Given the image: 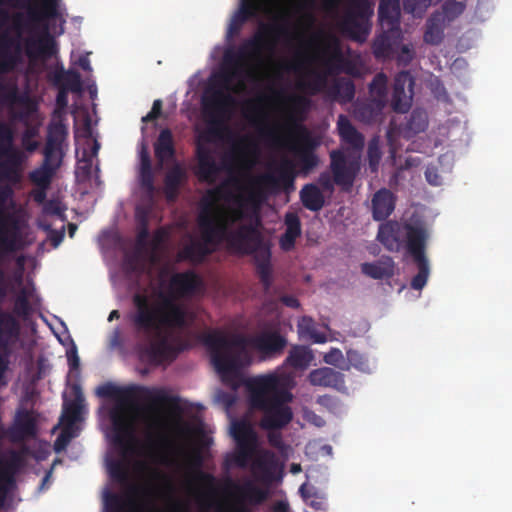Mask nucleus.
<instances>
[{
    "label": "nucleus",
    "mask_w": 512,
    "mask_h": 512,
    "mask_svg": "<svg viewBox=\"0 0 512 512\" xmlns=\"http://www.w3.org/2000/svg\"><path fill=\"white\" fill-rule=\"evenodd\" d=\"M202 286L201 278L187 270L173 274L169 280V294L161 296L158 304H151L146 295L132 297L135 310L128 315L134 332L146 343L140 348V358L154 366L173 362L184 350L182 343H173L168 330L188 325L186 308L175 300L193 296Z\"/></svg>",
    "instance_id": "f257e3e1"
},
{
    "label": "nucleus",
    "mask_w": 512,
    "mask_h": 512,
    "mask_svg": "<svg viewBox=\"0 0 512 512\" xmlns=\"http://www.w3.org/2000/svg\"><path fill=\"white\" fill-rule=\"evenodd\" d=\"M201 340L210 352L211 362L223 379L236 374L248 358L247 346L259 352L264 358L281 355L287 346V339L277 330H265L248 339L241 334L227 335L220 330H209Z\"/></svg>",
    "instance_id": "f03ea898"
},
{
    "label": "nucleus",
    "mask_w": 512,
    "mask_h": 512,
    "mask_svg": "<svg viewBox=\"0 0 512 512\" xmlns=\"http://www.w3.org/2000/svg\"><path fill=\"white\" fill-rule=\"evenodd\" d=\"M246 387L250 406L262 413L261 428L269 431L280 430L292 421L293 412L288 404L293 395L281 376L260 375L249 379Z\"/></svg>",
    "instance_id": "7ed1b4c3"
},
{
    "label": "nucleus",
    "mask_w": 512,
    "mask_h": 512,
    "mask_svg": "<svg viewBox=\"0 0 512 512\" xmlns=\"http://www.w3.org/2000/svg\"><path fill=\"white\" fill-rule=\"evenodd\" d=\"M290 103V112L288 115V134L281 138L269 131L268 136L273 139L277 145L286 147L291 151L296 159L302 173L308 174L319 164V158L315 154V149L319 145L318 141L311 132L299 123L304 113L308 111L311 101L304 95H292L288 98Z\"/></svg>",
    "instance_id": "20e7f679"
},
{
    "label": "nucleus",
    "mask_w": 512,
    "mask_h": 512,
    "mask_svg": "<svg viewBox=\"0 0 512 512\" xmlns=\"http://www.w3.org/2000/svg\"><path fill=\"white\" fill-rule=\"evenodd\" d=\"M289 35L287 25L261 22L253 36L245 39L237 49L230 48L224 52V63L233 70L221 74L222 86L228 88L243 62L259 59L264 53H273L280 38Z\"/></svg>",
    "instance_id": "39448f33"
},
{
    "label": "nucleus",
    "mask_w": 512,
    "mask_h": 512,
    "mask_svg": "<svg viewBox=\"0 0 512 512\" xmlns=\"http://www.w3.org/2000/svg\"><path fill=\"white\" fill-rule=\"evenodd\" d=\"M261 219L257 214L253 223L240 224L231 231L227 249L238 255L252 256L256 273L265 291L273 282L271 248L260 231Z\"/></svg>",
    "instance_id": "423d86ee"
},
{
    "label": "nucleus",
    "mask_w": 512,
    "mask_h": 512,
    "mask_svg": "<svg viewBox=\"0 0 512 512\" xmlns=\"http://www.w3.org/2000/svg\"><path fill=\"white\" fill-rule=\"evenodd\" d=\"M429 231L422 223L387 221L380 224L377 240L390 252L403 247L409 255L427 247Z\"/></svg>",
    "instance_id": "0eeeda50"
},
{
    "label": "nucleus",
    "mask_w": 512,
    "mask_h": 512,
    "mask_svg": "<svg viewBox=\"0 0 512 512\" xmlns=\"http://www.w3.org/2000/svg\"><path fill=\"white\" fill-rule=\"evenodd\" d=\"M33 1L39 4V7H30L28 9L27 20L34 26L43 24V32L38 39L26 40L25 54L31 62L49 59L57 52V43L50 34L48 25L44 22L57 17L60 0Z\"/></svg>",
    "instance_id": "6e6552de"
},
{
    "label": "nucleus",
    "mask_w": 512,
    "mask_h": 512,
    "mask_svg": "<svg viewBox=\"0 0 512 512\" xmlns=\"http://www.w3.org/2000/svg\"><path fill=\"white\" fill-rule=\"evenodd\" d=\"M96 394L103 398H116L123 402L134 404L143 400L149 402L151 406L164 405L174 416H180L182 408L178 396L167 395L163 389L148 388L144 386H130L127 388H118L110 383L103 384L96 389Z\"/></svg>",
    "instance_id": "1a4fd4ad"
},
{
    "label": "nucleus",
    "mask_w": 512,
    "mask_h": 512,
    "mask_svg": "<svg viewBox=\"0 0 512 512\" xmlns=\"http://www.w3.org/2000/svg\"><path fill=\"white\" fill-rule=\"evenodd\" d=\"M323 55L322 65L325 71L310 69L307 72L308 78H300L296 82V88L309 96H315L324 91L329 75H337L343 70L352 73L336 38L333 37L331 43L325 47Z\"/></svg>",
    "instance_id": "9d476101"
},
{
    "label": "nucleus",
    "mask_w": 512,
    "mask_h": 512,
    "mask_svg": "<svg viewBox=\"0 0 512 512\" xmlns=\"http://www.w3.org/2000/svg\"><path fill=\"white\" fill-rule=\"evenodd\" d=\"M23 20L24 15L21 12L10 13L7 8L0 7V30L11 21L13 29L17 32V37L9 36L7 33L0 35V76L14 72L23 61L19 39L24 27ZM5 90L6 85L0 78V95Z\"/></svg>",
    "instance_id": "9b49d317"
},
{
    "label": "nucleus",
    "mask_w": 512,
    "mask_h": 512,
    "mask_svg": "<svg viewBox=\"0 0 512 512\" xmlns=\"http://www.w3.org/2000/svg\"><path fill=\"white\" fill-rule=\"evenodd\" d=\"M111 479L126 489L123 493L106 492L104 512H131L135 508V497L146 489L131 483L130 472L125 458L110 460L107 464Z\"/></svg>",
    "instance_id": "f8f14e48"
},
{
    "label": "nucleus",
    "mask_w": 512,
    "mask_h": 512,
    "mask_svg": "<svg viewBox=\"0 0 512 512\" xmlns=\"http://www.w3.org/2000/svg\"><path fill=\"white\" fill-rule=\"evenodd\" d=\"M373 14V5L369 0H351L338 22V28L352 41L364 43L371 31L370 18Z\"/></svg>",
    "instance_id": "ddd939ff"
},
{
    "label": "nucleus",
    "mask_w": 512,
    "mask_h": 512,
    "mask_svg": "<svg viewBox=\"0 0 512 512\" xmlns=\"http://www.w3.org/2000/svg\"><path fill=\"white\" fill-rule=\"evenodd\" d=\"M330 169L332 176L328 172H322L318 177L321 189L332 194L336 184L343 191L348 192L352 188L359 170V162L354 158L347 157L341 150H333L330 152Z\"/></svg>",
    "instance_id": "4468645a"
},
{
    "label": "nucleus",
    "mask_w": 512,
    "mask_h": 512,
    "mask_svg": "<svg viewBox=\"0 0 512 512\" xmlns=\"http://www.w3.org/2000/svg\"><path fill=\"white\" fill-rule=\"evenodd\" d=\"M295 175L293 173V166L291 162L285 161L281 164L278 176L275 177L271 174H265L257 178L252 187L250 188L247 197L237 196L236 202L239 207L251 206L258 210L262 202L266 198L264 191L265 188L278 189L283 187L285 189L293 187Z\"/></svg>",
    "instance_id": "2eb2a0df"
},
{
    "label": "nucleus",
    "mask_w": 512,
    "mask_h": 512,
    "mask_svg": "<svg viewBox=\"0 0 512 512\" xmlns=\"http://www.w3.org/2000/svg\"><path fill=\"white\" fill-rule=\"evenodd\" d=\"M14 130L10 124L0 121V181L17 184L21 180L20 166L23 161L22 152L14 146Z\"/></svg>",
    "instance_id": "dca6fc26"
},
{
    "label": "nucleus",
    "mask_w": 512,
    "mask_h": 512,
    "mask_svg": "<svg viewBox=\"0 0 512 512\" xmlns=\"http://www.w3.org/2000/svg\"><path fill=\"white\" fill-rule=\"evenodd\" d=\"M68 135V129L63 119L52 121L48 126L46 144L43 150V164L57 170L63 159L62 144Z\"/></svg>",
    "instance_id": "f3484780"
},
{
    "label": "nucleus",
    "mask_w": 512,
    "mask_h": 512,
    "mask_svg": "<svg viewBox=\"0 0 512 512\" xmlns=\"http://www.w3.org/2000/svg\"><path fill=\"white\" fill-rule=\"evenodd\" d=\"M234 102L232 95L223 90H215L209 99L204 100V110L211 118L209 134L214 136L219 135L229 108Z\"/></svg>",
    "instance_id": "a211bd4d"
},
{
    "label": "nucleus",
    "mask_w": 512,
    "mask_h": 512,
    "mask_svg": "<svg viewBox=\"0 0 512 512\" xmlns=\"http://www.w3.org/2000/svg\"><path fill=\"white\" fill-rule=\"evenodd\" d=\"M414 79L408 71L399 72L394 79L391 106L395 112L409 110L413 97Z\"/></svg>",
    "instance_id": "6ab92c4d"
},
{
    "label": "nucleus",
    "mask_w": 512,
    "mask_h": 512,
    "mask_svg": "<svg viewBox=\"0 0 512 512\" xmlns=\"http://www.w3.org/2000/svg\"><path fill=\"white\" fill-rule=\"evenodd\" d=\"M261 11V0H240L239 7L229 22L226 33L227 39L238 36L244 24L250 19L257 18Z\"/></svg>",
    "instance_id": "aec40b11"
},
{
    "label": "nucleus",
    "mask_w": 512,
    "mask_h": 512,
    "mask_svg": "<svg viewBox=\"0 0 512 512\" xmlns=\"http://www.w3.org/2000/svg\"><path fill=\"white\" fill-rule=\"evenodd\" d=\"M14 190L9 184L0 186V237H16L20 239L19 222L7 211V202L12 201Z\"/></svg>",
    "instance_id": "412c9836"
},
{
    "label": "nucleus",
    "mask_w": 512,
    "mask_h": 512,
    "mask_svg": "<svg viewBox=\"0 0 512 512\" xmlns=\"http://www.w3.org/2000/svg\"><path fill=\"white\" fill-rule=\"evenodd\" d=\"M251 470L261 482L272 483L276 479L279 470L275 453L267 449L257 451L251 464Z\"/></svg>",
    "instance_id": "4be33fe9"
},
{
    "label": "nucleus",
    "mask_w": 512,
    "mask_h": 512,
    "mask_svg": "<svg viewBox=\"0 0 512 512\" xmlns=\"http://www.w3.org/2000/svg\"><path fill=\"white\" fill-rule=\"evenodd\" d=\"M401 29H383L372 43V53L377 60L392 59L401 43Z\"/></svg>",
    "instance_id": "5701e85b"
},
{
    "label": "nucleus",
    "mask_w": 512,
    "mask_h": 512,
    "mask_svg": "<svg viewBox=\"0 0 512 512\" xmlns=\"http://www.w3.org/2000/svg\"><path fill=\"white\" fill-rule=\"evenodd\" d=\"M311 385L331 388L341 393H347L345 375L331 367H321L312 370L308 375Z\"/></svg>",
    "instance_id": "b1692460"
},
{
    "label": "nucleus",
    "mask_w": 512,
    "mask_h": 512,
    "mask_svg": "<svg viewBox=\"0 0 512 512\" xmlns=\"http://www.w3.org/2000/svg\"><path fill=\"white\" fill-rule=\"evenodd\" d=\"M196 157L195 175L199 181L208 184L214 183L220 172V167L217 165L210 149L200 143L197 144Z\"/></svg>",
    "instance_id": "393cba45"
},
{
    "label": "nucleus",
    "mask_w": 512,
    "mask_h": 512,
    "mask_svg": "<svg viewBox=\"0 0 512 512\" xmlns=\"http://www.w3.org/2000/svg\"><path fill=\"white\" fill-rule=\"evenodd\" d=\"M113 425L115 431L113 442L120 449L122 456L125 457L134 450L136 440L133 427L130 422L121 417H115Z\"/></svg>",
    "instance_id": "a878e982"
},
{
    "label": "nucleus",
    "mask_w": 512,
    "mask_h": 512,
    "mask_svg": "<svg viewBox=\"0 0 512 512\" xmlns=\"http://www.w3.org/2000/svg\"><path fill=\"white\" fill-rule=\"evenodd\" d=\"M396 205L395 195L386 188L378 190L372 198V216L376 221L386 220L394 211Z\"/></svg>",
    "instance_id": "bb28decb"
},
{
    "label": "nucleus",
    "mask_w": 512,
    "mask_h": 512,
    "mask_svg": "<svg viewBox=\"0 0 512 512\" xmlns=\"http://www.w3.org/2000/svg\"><path fill=\"white\" fill-rule=\"evenodd\" d=\"M36 434V421L32 412L26 409L18 410L10 435L14 440H23Z\"/></svg>",
    "instance_id": "cd10ccee"
},
{
    "label": "nucleus",
    "mask_w": 512,
    "mask_h": 512,
    "mask_svg": "<svg viewBox=\"0 0 512 512\" xmlns=\"http://www.w3.org/2000/svg\"><path fill=\"white\" fill-rule=\"evenodd\" d=\"M378 17L382 29H400V0H380Z\"/></svg>",
    "instance_id": "c85d7f7f"
},
{
    "label": "nucleus",
    "mask_w": 512,
    "mask_h": 512,
    "mask_svg": "<svg viewBox=\"0 0 512 512\" xmlns=\"http://www.w3.org/2000/svg\"><path fill=\"white\" fill-rule=\"evenodd\" d=\"M202 210L200 213H205V216L208 218L211 229L214 231L216 236L223 243H226V247L229 244V235L231 234V229H229V221L224 219L222 214H215L213 212V207H215L214 202L208 201L202 205Z\"/></svg>",
    "instance_id": "c756f323"
},
{
    "label": "nucleus",
    "mask_w": 512,
    "mask_h": 512,
    "mask_svg": "<svg viewBox=\"0 0 512 512\" xmlns=\"http://www.w3.org/2000/svg\"><path fill=\"white\" fill-rule=\"evenodd\" d=\"M428 127L427 113L422 109H414L406 118L404 123L399 125V134L405 139H411Z\"/></svg>",
    "instance_id": "7c9ffc66"
},
{
    "label": "nucleus",
    "mask_w": 512,
    "mask_h": 512,
    "mask_svg": "<svg viewBox=\"0 0 512 512\" xmlns=\"http://www.w3.org/2000/svg\"><path fill=\"white\" fill-rule=\"evenodd\" d=\"M337 129L342 142L353 149L360 150L363 148V135L357 131L346 115H339L337 120Z\"/></svg>",
    "instance_id": "2f4dec72"
},
{
    "label": "nucleus",
    "mask_w": 512,
    "mask_h": 512,
    "mask_svg": "<svg viewBox=\"0 0 512 512\" xmlns=\"http://www.w3.org/2000/svg\"><path fill=\"white\" fill-rule=\"evenodd\" d=\"M231 485L239 498L251 505H261L268 498V491L258 487L250 480L241 485L231 482Z\"/></svg>",
    "instance_id": "473e14b6"
},
{
    "label": "nucleus",
    "mask_w": 512,
    "mask_h": 512,
    "mask_svg": "<svg viewBox=\"0 0 512 512\" xmlns=\"http://www.w3.org/2000/svg\"><path fill=\"white\" fill-rule=\"evenodd\" d=\"M314 360L313 351L305 345H292L284 364L295 370L307 369Z\"/></svg>",
    "instance_id": "72a5a7b5"
},
{
    "label": "nucleus",
    "mask_w": 512,
    "mask_h": 512,
    "mask_svg": "<svg viewBox=\"0 0 512 512\" xmlns=\"http://www.w3.org/2000/svg\"><path fill=\"white\" fill-rule=\"evenodd\" d=\"M154 153L161 165L166 161L174 159L176 150L173 135L169 128H165L159 133L154 143Z\"/></svg>",
    "instance_id": "f704fd0d"
},
{
    "label": "nucleus",
    "mask_w": 512,
    "mask_h": 512,
    "mask_svg": "<svg viewBox=\"0 0 512 512\" xmlns=\"http://www.w3.org/2000/svg\"><path fill=\"white\" fill-rule=\"evenodd\" d=\"M212 254H214V249H208L205 243H201L199 240H191L180 250L178 257L180 260L192 264H202Z\"/></svg>",
    "instance_id": "c9c22d12"
},
{
    "label": "nucleus",
    "mask_w": 512,
    "mask_h": 512,
    "mask_svg": "<svg viewBox=\"0 0 512 512\" xmlns=\"http://www.w3.org/2000/svg\"><path fill=\"white\" fill-rule=\"evenodd\" d=\"M20 325L17 319L9 312L0 308V347H6L18 338Z\"/></svg>",
    "instance_id": "e433bc0d"
},
{
    "label": "nucleus",
    "mask_w": 512,
    "mask_h": 512,
    "mask_svg": "<svg viewBox=\"0 0 512 512\" xmlns=\"http://www.w3.org/2000/svg\"><path fill=\"white\" fill-rule=\"evenodd\" d=\"M410 256L413 258V261L418 269V273L412 278L410 285L414 290H421L426 285L430 274L429 261L426 256V248H422Z\"/></svg>",
    "instance_id": "4c0bfd02"
},
{
    "label": "nucleus",
    "mask_w": 512,
    "mask_h": 512,
    "mask_svg": "<svg viewBox=\"0 0 512 512\" xmlns=\"http://www.w3.org/2000/svg\"><path fill=\"white\" fill-rule=\"evenodd\" d=\"M186 178L185 169L179 164H174L164 178L165 195L168 200H175L182 182Z\"/></svg>",
    "instance_id": "58836bf2"
},
{
    "label": "nucleus",
    "mask_w": 512,
    "mask_h": 512,
    "mask_svg": "<svg viewBox=\"0 0 512 512\" xmlns=\"http://www.w3.org/2000/svg\"><path fill=\"white\" fill-rule=\"evenodd\" d=\"M446 23L447 22L444 20L442 13H433L426 22L424 41L432 45L441 43L444 37Z\"/></svg>",
    "instance_id": "ea45409f"
},
{
    "label": "nucleus",
    "mask_w": 512,
    "mask_h": 512,
    "mask_svg": "<svg viewBox=\"0 0 512 512\" xmlns=\"http://www.w3.org/2000/svg\"><path fill=\"white\" fill-rule=\"evenodd\" d=\"M300 200L303 206L317 212L321 210L325 204V197L322 190L313 183L305 184L300 190Z\"/></svg>",
    "instance_id": "a19ab883"
},
{
    "label": "nucleus",
    "mask_w": 512,
    "mask_h": 512,
    "mask_svg": "<svg viewBox=\"0 0 512 512\" xmlns=\"http://www.w3.org/2000/svg\"><path fill=\"white\" fill-rule=\"evenodd\" d=\"M52 81L59 88L65 87L68 91L80 92L82 89L81 75L75 70H64L63 67L52 73Z\"/></svg>",
    "instance_id": "79ce46f5"
},
{
    "label": "nucleus",
    "mask_w": 512,
    "mask_h": 512,
    "mask_svg": "<svg viewBox=\"0 0 512 512\" xmlns=\"http://www.w3.org/2000/svg\"><path fill=\"white\" fill-rule=\"evenodd\" d=\"M361 271L366 276L381 280L393 275L394 263L390 257L372 263L366 262L361 265Z\"/></svg>",
    "instance_id": "37998d69"
},
{
    "label": "nucleus",
    "mask_w": 512,
    "mask_h": 512,
    "mask_svg": "<svg viewBox=\"0 0 512 512\" xmlns=\"http://www.w3.org/2000/svg\"><path fill=\"white\" fill-rule=\"evenodd\" d=\"M328 95L338 102L349 103L355 96V85L350 79H340L328 89Z\"/></svg>",
    "instance_id": "c03bdc74"
},
{
    "label": "nucleus",
    "mask_w": 512,
    "mask_h": 512,
    "mask_svg": "<svg viewBox=\"0 0 512 512\" xmlns=\"http://www.w3.org/2000/svg\"><path fill=\"white\" fill-rule=\"evenodd\" d=\"M388 78L384 73H377L369 85V93L377 108L382 109L387 102Z\"/></svg>",
    "instance_id": "a18cd8bd"
},
{
    "label": "nucleus",
    "mask_w": 512,
    "mask_h": 512,
    "mask_svg": "<svg viewBox=\"0 0 512 512\" xmlns=\"http://www.w3.org/2000/svg\"><path fill=\"white\" fill-rule=\"evenodd\" d=\"M231 434L237 445H257V435L245 421L234 422L231 427Z\"/></svg>",
    "instance_id": "49530a36"
},
{
    "label": "nucleus",
    "mask_w": 512,
    "mask_h": 512,
    "mask_svg": "<svg viewBox=\"0 0 512 512\" xmlns=\"http://www.w3.org/2000/svg\"><path fill=\"white\" fill-rule=\"evenodd\" d=\"M75 398L73 401L64 405L62 420L68 425L72 426L80 416L81 408L84 402V397L79 387L74 388Z\"/></svg>",
    "instance_id": "de8ad7c7"
},
{
    "label": "nucleus",
    "mask_w": 512,
    "mask_h": 512,
    "mask_svg": "<svg viewBox=\"0 0 512 512\" xmlns=\"http://www.w3.org/2000/svg\"><path fill=\"white\" fill-rule=\"evenodd\" d=\"M298 334L302 338H309L314 343H325L327 338L324 333L317 332L313 319L309 316H303L297 324Z\"/></svg>",
    "instance_id": "09e8293b"
},
{
    "label": "nucleus",
    "mask_w": 512,
    "mask_h": 512,
    "mask_svg": "<svg viewBox=\"0 0 512 512\" xmlns=\"http://www.w3.org/2000/svg\"><path fill=\"white\" fill-rule=\"evenodd\" d=\"M198 224L201 231V239L199 241L201 243H205V246L208 249H214L215 253L222 242L211 229L210 223L208 218L205 216V213L199 214Z\"/></svg>",
    "instance_id": "8fccbe9b"
},
{
    "label": "nucleus",
    "mask_w": 512,
    "mask_h": 512,
    "mask_svg": "<svg viewBox=\"0 0 512 512\" xmlns=\"http://www.w3.org/2000/svg\"><path fill=\"white\" fill-rule=\"evenodd\" d=\"M136 219H137L136 249L138 251H143L148 246V238H149L148 215L146 212L140 211V209H137Z\"/></svg>",
    "instance_id": "3c124183"
},
{
    "label": "nucleus",
    "mask_w": 512,
    "mask_h": 512,
    "mask_svg": "<svg viewBox=\"0 0 512 512\" xmlns=\"http://www.w3.org/2000/svg\"><path fill=\"white\" fill-rule=\"evenodd\" d=\"M347 363L341 366V370H350L354 368L362 373H370L371 367L368 358L357 350L349 349L346 351Z\"/></svg>",
    "instance_id": "603ef678"
},
{
    "label": "nucleus",
    "mask_w": 512,
    "mask_h": 512,
    "mask_svg": "<svg viewBox=\"0 0 512 512\" xmlns=\"http://www.w3.org/2000/svg\"><path fill=\"white\" fill-rule=\"evenodd\" d=\"M299 492L310 507L320 511L326 509L325 498L319 495L314 487H308L304 483L300 486Z\"/></svg>",
    "instance_id": "864d4df0"
},
{
    "label": "nucleus",
    "mask_w": 512,
    "mask_h": 512,
    "mask_svg": "<svg viewBox=\"0 0 512 512\" xmlns=\"http://www.w3.org/2000/svg\"><path fill=\"white\" fill-rule=\"evenodd\" d=\"M55 172V170L42 164L41 167L30 172L29 178L39 188L47 189L51 183V180Z\"/></svg>",
    "instance_id": "5fc2aeb1"
},
{
    "label": "nucleus",
    "mask_w": 512,
    "mask_h": 512,
    "mask_svg": "<svg viewBox=\"0 0 512 512\" xmlns=\"http://www.w3.org/2000/svg\"><path fill=\"white\" fill-rule=\"evenodd\" d=\"M257 445H237V450L232 457L235 466L239 468H246L249 461L256 455Z\"/></svg>",
    "instance_id": "6e6d98bb"
},
{
    "label": "nucleus",
    "mask_w": 512,
    "mask_h": 512,
    "mask_svg": "<svg viewBox=\"0 0 512 512\" xmlns=\"http://www.w3.org/2000/svg\"><path fill=\"white\" fill-rule=\"evenodd\" d=\"M465 10V4L456 0H446L442 5V15L446 22H452Z\"/></svg>",
    "instance_id": "4d7b16f0"
},
{
    "label": "nucleus",
    "mask_w": 512,
    "mask_h": 512,
    "mask_svg": "<svg viewBox=\"0 0 512 512\" xmlns=\"http://www.w3.org/2000/svg\"><path fill=\"white\" fill-rule=\"evenodd\" d=\"M190 459H191L192 466L197 469V472H196L197 479L206 484H213L215 481L214 476L200 470V467L202 466V463H203V458H202L200 452L194 451L191 454Z\"/></svg>",
    "instance_id": "13d9d810"
},
{
    "label": "nucleus",
    "mask_w": 512,
    "mask_h": 512,
    "mask_svg": "<svg viewBox=\"0 0 512 512\" xmlns=\"http://www.w3.org/2000/svg\"><path fill=\"white\" fill-rule=\"evenodd\" d=\"M285 232L283 234L299 237L301 235V222L296 213L288 212L285 215Z\"/></svg>",
    "instance_id": "bf43d9fd"
},
{
    "label": "nucleus",
    "mask_w": 512,
    "mask_h": 512,
    "mask_svg": "<svg viewBox=\"0 0 512 512\" xmlns=\"http://www.w3.org/2000/svg\"><path fill=\"white\" fill-rule=\"evenodd\" d=\"M431 2L432 0H403L404 11L420 16L430 6Z\"/></svg>",
    "instance_id": "052dcab7"
},
{
    "label": "nucleus",
    "mask_w": 512,
    "mask_h": 512,
    "mask_svg": "<svg viewBox=\"0 0 512 512\" xmlns=\"http://www.w3.org/2000/svg\"><path fill=\"white\" fill-rule=\"evenodd\" d=\"M21 462V455L17 451L11 450L7 460L3 461L0 459V470H7L13 476L15 471L20 467Z\"/></svg>",
    "instance_id": "680f3d73"
},
{
    "label": "nucleus",
    "mask_w": 512,
    "mask_h": 512,
    "mask_svg": "<svg viewBox=\"0 0 512 512\" xmlns=\"http://www.w3.org/2000/svg\"><path fill=\"white\" fill-rule=\"evenodd\" d=\"M14 312L19 315L26 317L31 312L30 303L28 300V295L25 290H22L20 294L16 297L14 303Z\"/></svg>",
    "instance_id": "e2e57ef3"
},
{
    "label": "nucleus",
    "mask_w": 512,
    "mask_h": 512,
    "mask_svg": "<svg viewBox=\"0 0 512 512\" xmlns=\"http://www.w3.org/2000/svg\"><path fill=\"white\" fill-rule=\"evenodd\" d=\"M323 360L326 364L338 367L341 369L342 364H340L344 360L343 353L338 348H331L328 353H326L323 357ZM345 366V364H343Z\"/></svg>",
    "instance_id": "0e129e2a"
},
{
    "label": "nucleus",
    "mask_w": 512,
    "mask_h": 512,
    "mask_svg": "<svg viewBox=\"0 0 512 512\" xmlns=\"http://www.w3.org/2000/svg\"><path fill=\"white\" fill-rule=\"evenodd\" d=\"M14 483V477L7 470H0V498L3 499L7 495L10 487Z\"/></svg>",
    "instance_id": "69168bd1"
},
{
    "label": "nucleus",
    "mask_w": 512,
    "mask_h": 512,
    "mask_svg": "<svg viewBox=\"0 0 512 512\" xmlns=\"http://www.w3.org/2000/svg\"><path fill=\"white\" fill-rule=\"evenodd\" d=\"M414 58V51L408 45H402L400 52L397 54V62L399 65L407 66Z\"/></svg>",
    "instance_id": "338daca9"
},
{
    "label": "nucleus",
    "mask_w": 512,
    "mask_h": 512,
    "mask_svg": "<svg viewBox=\"0 0 512 512\" xmlns=\"http://www.w3.org/2000/svg\"><path fill=\"white\" fill-rule=\"evenodd\" d=\"M43 212L46 215H52L62 218L64 216V209L60 206V202L56 200H50L45 203Z\"/></svg>",
    "instance_id": "774afa93"
}]
</instances>
